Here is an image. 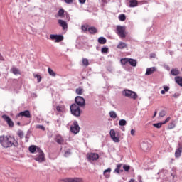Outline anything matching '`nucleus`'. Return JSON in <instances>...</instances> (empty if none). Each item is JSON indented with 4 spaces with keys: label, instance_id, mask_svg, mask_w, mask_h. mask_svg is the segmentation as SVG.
<instances>
[{
    "label": "nucleus",
    "instance_id": "obj_39",
    "mask_svg": "<svg viewBox=\"0 0 182 182\" xmlns=\"http://www.w3.org/2000/svg\"><path fill=\"white\" fill-rule=\"evenodd\" d=\"M119 21H121L122 22L126 21V15L124 14H121L119 16Z\"/></svg>",
    "mask_w": 182,
    "mask_h": 182
},
{
    "label": "nucleus",
    "instance_id": "obj_50",
    "mask_svg": "<svg viewBox=\"0 0 182 182\" xmlns=\"http://www.w3.org/2000/svg\"><path fill=\"white\" fill-rule=\"evenodd\" d=\"M89 29V27L87 26H82V31H84V32H86Z\"/></svg>",
    "mask_w": 182,
    "mask_h": 182
},
{
    "label": "nucleus",
    "instance_id": "obj_56",
    "mask_svg": "<svg viewBox=\"0 0 182 182\" xmlns=\"http://www.w3.org/2000/svg\"><path fill=\"white\" fill-rule=\"evenodd\" d=\"M161 95H166V91H165L164 90H162L161 91Z\"/></svg>",
    "mask_w": 182,
    "mask_h": 182
},
{
    "label": "nucleus",
    "instance_id": "obj_40",
    "mask_svg": "<svg viewBox=\"0 0 182 182\" xmlns=\"http://www.w3.org/2000/svg\"><path fill=\"white\" fill-rule=\"evenodd\" d=\"M36 129H40V130H43V132H45V130H46V128H45L43 127V125H41V124H37L36 126Z\"/></svg>",
    "mask_w": 182,
    "mask_h": 182
},
{
    "label": "nucleus",
    "instance_id": "obj_35",
    "mask_svg": "<svg viewBox=\"0 0 182 182\" xmlns=\"http://www.w3.org/2000/svg\"><path fill=\"white\" fill-rule=\"evenodd\" d=\"M11 72H12V73H14V75H19L20 74L19 70H18V68H13L11 69Z\"/></svg>",
    "mask_w": 182,
    "mask_h": 182
},
{
    "label": "nucleus",
    "instance_id": "obj_23",
    "mask_svg": "<svg viewBox=\"0 0 182 182\" xmlns=\"http://www.w3.org/2000/svg\"><path fill=\"white\" fill-rule=\"evenodd\" d=\"M128 63L134 68H136V66H137V61L133 58H129Z\"/></svg>",
    "mask_w": 182,
    "mask_h": 182
},
{
    "label": "nucleus",
    "instance_id": "obj_61",
    "mask_svg": "<svg viewBox=\"0 0 182 182\" xmlns=\"http://www.w3.org/2000/svg\"><path fill=\"white\" fill-rule=\"evenodd\" d=\"M129 182H135L134 179H131Z\"/></svg>",
    "mask_w": 182,
    "mask_h": 182
},
{
    "label": "nucleus",
    "instance_id": "obj_6",
    "mask_svg": "<svg viewBox=\"0 0 182 182\" xmlns=\"http://www.w3.org/2000/svg\"><path fill=\"white\" fill-rule=\"evenodd\" d=\"M140 147L143 151H149V150H150V149H151V141L144 140L141 144Z\"/></svg>",
    "mask_w": 182,
    "mask_h": 182
},
{
    "label": "nucleus",
    "instance_id": "obj_17",
    "mask_svg": "<svg viewBox=\"0 0 182 182\" xmlns=\"http://www.w3.org/2000/svg\"><path fill=\"white\" fill-rule=\"evenodd\" d=\"M55 141L58 144H63V143L65 142V139H63V136H62L61 135H57L55 137Z\"/></svg>",
    "mask_w": 182,
    "mask_h": 182
},
{
    "label": "nucleus",
    "instance_id": "obj_14",
    "mask_svg": "<svg viewBox=\"0 0 182 182\" xmlns=\"http://www.w3.org/2000/svg\"><path fill=\"white\" fill-rule=\"evenodd\" d=\"M156 70H157V68L156 67L148 68H146L145 75L146 76H149V75H153L154 72H156Z\"/></svg>",
    "mask_w": 182,
    "mask_h": 182
},
{
    "label": "nucleus",
    "instance_id": "obj_54",
    "mask_svg": "<svg viewBox=\"0 0 182 182\" xmlns=\"http://www.w3.org/2000/svg\"><path fill=\"white\" fill-rule=\"evenodd\" d=\"M70 154V152L67 151L65 153V157H68V156Z\"/></svg>",
    "mask_w": 182,
    "mask_h": 182
},
{
    "label": "nucleus",
    "instance_id": "obj_20",
    "mask_svg": "<svg viewBox=\"0 0 182 182\" xmlns=\"http://www.w3.org/2000/svg\"><path fill=\"white\" fill-rule=\"evenodd\" d=\"M138 5L139 1L137 0H129V8H136Z\"/></svg>",
    "mask_w": 182,
    "mask_h": 182
},
{
    "label": "nucleus",
    "instance_id": "obj_48",
    "mask_svg": "<svg viewBox=\"0 0 182 182\" xmlns=\"http://www.w3.org/2000/svg\"><path fill=\"white\" fill-rule=\"evenodd\" d=\"M160 117H164L166 116V111L163 110L159 112Z\"/></svg>",
    "mask_w": 182,
    "mask_h": 182
},
{
    "label": "nucleus",
    "instance_id": "obj_62",
    "mask_svg": "<svg viewBox=\"0 0 182 182\" xmlns=\"http://www.w3.org/2000/svg\"><path fill=\"white\" fill-rule=\"evenodd\" d=\"M0 60H4V58H2V56H0Z\"/></svg>",
    "mask_w": 182,
    "mask_h": 182
},
{
    "label": "nucleus",
    "instance_id": "obj_60",
    "mask_svg": "<svg viewBox=\"0 0 182 182\" xmlns=\"http://www.w3.org/2000/svg\"><path fill=\"white\" fill-rule=\"evenodd\" d=\"M139 182H143V181H141V177H139Z\"/></svg>",
    "mask_w": 182,
    "mask_h": 182
},
{
    "label": "nucleus",
    "instance_id": "obj_32",
    "mask_svg": "<svg viewBox=\"0 0 182 182\" xmlns=\"http://www.w3.org/2000/svg\"><path fill=\"white\" fill-rule=\"evenodd\" d=\"M48 73L50 76H56V73H55V71L53 70H52L50 68H48Z\"/></svg>",
    "mask_w": 182,
    "mask_h": 182
},
{
    "label": "nucleus",
    "instance_id": "obj_21",
    "mask_svg": "<svg viewBox=\"0 0 182 182\" xmlns=\"http://www.w3.org/2000/svg\"><path fill=\"white\" fill-rule=\"evenodd\" d=\"M122 164H118L117 165V168H115L114 173H117V174H120V173H123V170H121L120 168H122Z\"/></svg>",
    "mask_w": 182,
    "mask_h": 182
},
{
    "label": "nucleus",
    "instance_id": "obj_51",
    "mask_svg": "<svg viewBox=\"0 0 182 182\" xmlns=\"http://www.w3.org/2000/svg\"><path fill=\"white\" fill-rule=\"evenodd\" d=\"M170 117H167L165 121L162 122L163 124H166V123H168L170 122Z\"/></svg>",
    "mask_w": 182,
    "mask_h": 182
},
{
    "label": "nucleus",
    "instance_id": "obj_22",
    "mask_svg": "<svg viewBox=\"0 0 182 182\" xmlns=\"http://www.w3.org/2000/svg\"><path fill=\"white\" fill-rule=\"evenodd\" d=\"M117 49H124L127 48V44L124 42H119L117 46Z\"/></svg>",
    "mask_w": 182,
    "mask_h": 182
},
{
    "label": "nucleus",
    "instance_id": "obj_37",
    "mask_svg": "<svg viewBox=\"0 0 182 182\" xmlns=\"http://www.w3.org/2000/svg\"><path fill=\"white\" fill-rule=\"evenodd\" d=\"M119 126H126V124H127V122H126L125 119H120L119 121Z\"/></svg>",
    "mask_w": 182,
    "mask_h": 182
},
{
    "label": "nucleus",
    "instance_id": "obj_49",
    "mask_svg": "<svg viewBox=\"0 0 182 182\" xmlns=\"http://www.w3.org/2000/svg\"><path fill=\"white\" fill-rule=\"evenodd\" d=\"M163 88L165 92H168L170 90V87L167 85H164Z\"/></svg>",
    "mask_w": 182,
    "mask_h": 182
},
{
    "label": "nucleus",
    "instance_id": "obj_29",
    "mask_svg": "<svg viewBox=\"0 0 182 182\" xmlns=\"http://www.w3.org/2000/svg\"><path fill=\"white\" fill-rule=\"evenodd\" d=\"M98 42L99 43H100L101 45H105V43H106V38L104 37H100L98 38Z\"/></svg>",
    "mask_w": 182,
    "mask_h": 182
},
{
    "label": "nucleus",
    "instance_id": "obj_30",
    "mask_svg": "<svg viewBox=\"0 0 182 182\" xmlns=\"http://www.w3.org/2000/svg\"><path fill=\"white\" fill-rule=\"evenodd\" d=\"M65 14V10L63 9H61L58 11V15L60 16V18H63V15Z\"/></svg>",
    "mask_w": 182,
    "mask_h": 182
},
{
    "label": "nucleus",
    "instance_id": "obj_4",
    "mask_svg": "<svg viewBox=\"0 0 182 182\" xmlns=\"http://www.w3.org/2000/svg\"><path fill=\"white\" fill-rule=\"evenodd\" d=\"M70 112H71V114L73 116H75L76 117H79V116H80V108L76 104H73L70 106Z\"/></svg>",
    "mask_w": 182,
    "mask_h": 182
},
{
    "label": "nucleus",
    "instance_id": "obj_59",
    "mask_svg": "<svg viewBox=\"0 0 182 182\" xmlns=\"http://www.w3.org/2000/svg\"><path fill=\"white\" fill-rule=\"evenodd\" d=\"M173 97H178V95H177L176 94H174Z\"/></svg>",
    "mask_w": 182,
    "mask_h": 182
},
{
    "label": "nucleus",
    "instance_id": "obj_11",
    "mask_svg": "<svg viewBox=\"0 0 182 182\" xmlns=\"http://www.w3.org/2000/svg\"><path fill=\"white\" fill-rule=\"evenodd\" d=\"M2 119L7 123L8 126L10 127H14V121L6 114L2 115Z\"/></svg>",
    "mask_w": 182,
    "mask_h": 182
},
{
    "label": "nucleus",
    "instance_id": "obj_19",
    "mask_svg": "<svg viewBox=\"0 0 182 182\" xmlns=\"http://www.w3.org/2000/svg\"><path fill=\"white\" fill-rule=\"evenodd\" d=\"M110 173H112V168H108L104 171L103 174L105 178H110Z\"/></svg>",
    "mask_w": 182,
    "mask_h": 182
},
{
    "label": "nucleus",
    "instance_id": "obj_52",
    "mask_svg": "<svg viewBox=\"0 0 182 182\" xmlns=\"http://www.w3.org/2000/svg\"><path fill=\"white\" fill-rule=\"evenodd\" d=\"M65 4H72L73 2V0H64Z\"/></svg>",
    "mask_w": 182,
    "mask_h": 182
},
{
    "label": "nucleus",
    "instance_id": "obj_18",
    "mask_svg": "<svg viewBox=\"0 0 182 182\" xmlns=\"http://www.w3.org/2000/svg\"><path fill=\"white\" fill-rule=\"evenodd\" d=\"M58 23L60 26L63 28V29H68V23H66V21L59 19Z\"/></svg>",
    "mask_w": 182,
    "mask_h": 182
},
{
    "label": "nucleus",
    "instance_id": "obj_2",
    "mask_svg": "<svg viewBox=\"0 0 182 182\" xmlns=\"http://www.w3.org/2000/svg\"><path fill=\"white\" fill-rule=\"evenodd\" d=\"M122 93L124 96H125L126 97H129V99H133L134 100H136V99H137L138 97L137 93L130 90H124L122 92Z\"/></svg>",
    "mask_w": 182,
    "mask_h": 182
},
{
    "label": "nucleus",
    "instance_id": "obj_27",
    "mask_svg": "<svg viewBox=\"0 0 182 182\" xmlns=\"http://www.w3.org/2000/svg\"><path fill=\"white\" fill-rule=\"evenodd\" d=\"M109 114L111 119H116L117 117V114L114 111H110Z\"/></svg>",
    "mask_w": 182,
    "mask_h": 182
},
{
    "label": "nucleus",
    "instance_id": "obj_9",
    "mask_svg": "<svg viewBox=\"0 0 182 182\" xmlns=\"http://www.w3.org/2000/svg\"><path fill=\"white\" fill-rule=\"evenodd\" d=\"M87 159L90 163H92V161L99 160V154L97 153H88L87 154Z\"/></svg>",
    "mask_w": 182,
    "mask_h": 182
},
{
    "label": "nucleus",
    "instance_id": "obj_57",
    "mask_svg": "<svg viewBox=\"0 0 182 182\" xmlns=\"http://www.w3.org/2000/svg\"><path fill=\"white\" fill-rule=\"evenodd\" d=\"M156 116H157V111H155V112H154V114L153 117H156Z\"/></svg>",
    "mask_w": 182,
    "mask_h": 182
},
{
    "label": "nucleus",
    "instance_id": "obj_33",
    "mask_svg": "<svg viewBox=\"0 0 182 182\" xmlns=\"http://www.w3.org/2000/svg\"><path fill=\"white\" fill-rule=\"evenodd\" d=\"M83 92H85V91L83 90V88H82V87H79L75 90V92L77 93V95H82L83 93Z\"/></svg>",
    "mask_w": 182,
    "mask_h": 182
},
{
    "label": "nucleus",
    "instance_id": "obj_53",
    "mask_svg": "<svg viewBox=\"0 0 182 182\" xmlns=\"http://www.w3.org/2000/svg\"><path fill=\"white\" fill-rule=\"evenodd\" d=\"M131 134H132V136H134V134H136V130L132 129L131 130Z\"/></svg>",
    "mask_w": 182,
    "mask_h": 182
},
{
    "label": "nucleus",
    "instance_id": "obj_41",
    "mask_svg": "<svg viewBox=\"0 0 182 182\" xmlns=\"http://www.w3.org/2000/svg\"><path fill=\"white\" fill-rule=\"evenodd\" d=\"M82 64L84 66H89V60L86 58L82 59Z\"/></svg>",
    "mask_w": 182,
    "mask_h": 182
},
{
    "label": "nucleus",
    "instance_id": "obj_15",
    "mask_svg": "<svg viewBox=\"0 0 182 182\" xmlns=\"http://www.w3.org/2000/svg\"><path fill=\"white\" fill-rule=\"evenodd\" d=\"M21 116L27 117L28 119H29L31 117V112H29V110H26L17 114V117H21Z\"/></svg>",
    "mask_w": 182,
    "mask_h": 182
},
{
    "label": "nucleus",
    "instance_id": "obj_12",
    "mask_svg": "<svg viewBox=\"0 0 182 182\" xmlns=\"http://www.w3.org/2000/svg\"><path fill=\"white\" fill-rule=\"evenodd\" d=\"M182 153V141L178 142V147L175 151V157L178 159L181 157Z\"/></svg>",
    "mask_w": 182,
    "mask_h": 182
},
{
    "label": "nucleus",
    "instance_id": "obj_42",
    "mask_svg": "<svg viewBox=\"0 0 182 182\" xmlns=\"http://www.w3.org/2000/svg\"><path fill=\"white\" fill-rule=\"evenodd\" d=\"M102 53H107L109 52V48L107 47H104L101 49Z\"/></svg>",
    "mask_w": 182,
    "mask_h": 182
},
{
    "label": "nucleus",
    "instance_id": "obj_24",
    "mask_svg": "<svg viewBox=\"0 0 182 182\" xmlns=\"http://www.w3.org/2000/svg\"><path fill=\"white\" fill-rule=\"evenodd\" d=\"M171 75H172V76H177L178 75H180V70L177 68H173L171 70Z\"/></svg>",
    "mask_w": 182,
    "mask_h": 182
},
{
    "label": "nucleus",
    "instance_id": "obj_1",
    "mask_svg": "<svg viewBox=\"0 0 182 182\" xmlns=\"http://www.w3.org/2000/svg\"><path fill=\"white\" fill-rule=\"evenodd\" d=\"M0 144L4 149L19 146V143L15 139V137L11 136H0Z\"/></svg>",
    "mask_w": 182,
    "mask_h": 182
},
{
    "label": "nucleus",
    "instance_id": "obj_36",
    "mask_svg": "<svg viewBox=\"0 0 182 182\" xmlns=\"http://www.w3.org/2000/svg\"><path fill=\"white\" fill-rule=\"evenodd\" d=\"M33 77L37 78L38 83H41V81L42 80V77L38 74H33Z\"/></svg>",
    "mask_w": 182,
    "mask_h": 182
},
{
    "label": "nucleus",
    "instance_id": "obj_13",
    "mask_svg": "<svg viewBox=\"0 0 182 182\" xmlns=\"http://www.w3.org/2000/svg\"><path fill=\"white\" fill-rule=\"evenodd\" d=\"M50 38L51 39V41H54V42H61V41H63V36H58L55 34H50Z\"/></svg>",
    "mask_w": 182,
    "mask_h": 182
},
{
    "label": "nucleus",
    "instance_id": "obj_8",
    "mask_svg": "<svg viewBox=\"0 0 182 182\" xmlns=\"http://www.w3.org/2000/svg\"><path fill=\"white\" fill-rule=\"evenodd\" d=\"M38 152L37 156L35 157L36 161H38V163H43V161H45V154L43 151L41 149H38Z\"/></svg>",
    "mask_w": 182,
    "mask_h": 182
},
{
    "label": "nucleus",
    "instance_id": "obj_26",
    "mask_svg": "<svg viewBox=\"0 0 182 182\" xmlns=\"http://www.w3.org/2000/svg\"><path fill=\"white\" fill-rule=\"evenodd\" d=\"M176 82L179 85L182 87V77H175Z\"/></svg>",
    "mask_w": 182,
    "mask_h": 182
},
{
    "label": "nucleus",
    "instance_id": "obj_46",
    "mask_svg": "<svg viewBox=\"0 0 182 182\" xmlns=\"http://www.w3.org/2000/svg\"><path fill=\"white\" fill-rule=\"evenodd\" d=\"M18 136H19V137L22 139V137H23V132L21 130L18 131Z\"/></svg>",
    "mask_w": 182,
    "mask_h": 182
},
{
    "label": "nucleus",
    "instance_id": "obj_55",
    "mask_svg": "<svg viewBox=\"0 0 182 182\" xmlns=\"http://www.w3.org/2000/svg\"><path fill=\"white\" fill-rule=\"evenodd\" d=\"M80 4H85L86 2V0H78Z\"/></svg>",
    "mask_w": 182,
    "mask_h": 182
},
{
    "label": "nucleus",
    "instance_id": "obj_28",
    "mask_svg": "<svg viewBox=\"0 0 182 182\" xmlns=\"http://www.w3.org/2000/svg\"><path fill=\"white\" fill-rule=\"evenodd\" d=\"M171 177H173V179L176 178V177H177V171L176 169V168H173L172 169V172L171 173Z\"/></svg>",
    "mask_w": 182,
    "mask_h": 182
},
{
    "label": "nucleus",
    "instance_id": "obj_3",
    "mask_svg": "<svg viewBox=\"0 0 182 182\" xmlns=\"http://www.w3.org/2000/svg\"><path fill=\"white\" fill-rule=\"evenodd\" d=\"M117 34L119 38H126V26H117Z\"/></svg>",
    "mask_w": 182,
    "mask_h": 182
},
{
    "label": "nucleus",
    "instance_id": "obj_43",
    "mask_svg": "<svg viewBox=\"0 0 182 182\" xmlns=\"http://www.w3.org/2000/svg\"><path fill=\"white\" fill-rule=\"evenodd\" d=\"M73 182H83V178H73Z\"/></svg>",
    "mask_w": 182,
    "mask_h": 182
},
{
    "label": "nucleus",
    "instance_id": "obj_10",
    "mask_svg": "<svg viewBox=\"0 0 182 182\" xmlns=\"http://www.w3.org/2000/svg\"><path fill=\"white\" fill-rule=\"evenodd\" d=\"M75 102L77 106H80V107H83L86 105L85 99L81 96H77L75 97Z\"/></svg>",
    "mask_w": 182,
    "mask_h": 182
},
{
    "label": "nucleus",
    "instance_id": "obj_5",
    "mask_svg": "<svg viewBox=\"0 0 182 182\" xmlns=\"http://www.w3.org/2000/svg\"><path fill=\"white\" fill-rule=\"evenodd\" d=\"M109 135L114 143H120V136H119V132H116L114 129H111Z\"/></svg>",
    "mask_w": 182,
    "mask_h": 182
},
{
    "label": "nucleus",
    "instance_id": "obj_16",
    "mask_svg": "<svg viewBox=\"0 0 182 182\" xmlns=\"http://www.w3.org/2000/svg\"><path fill=\"white\" fill-rule=\"evenodd\" d=\"M28 150L30 151V153H39L38 150H41V148L35 146V145H31L29 146Z\"/></svg>",
    "mask_w": 182,
    "mask_h": 182
},
{
    "label": "nucleus",
    "instance_id": "obj_25",
    "mask_svg": "<svg viewBox=\"0 0 182 182\" xmlns=\"http://www.w3.org/2000/svg\"><path fill=\"white\" fill-rule=\"evenodd\" d=\"M56 110L58 113H63L65 112V106L63 105H58L56 107Z\"/></svg>",
    "mask_w": 182,
    "mask_h": 182
},
{
    "label": "nucleus",
    "instance_id": "obj_45",
    "mask_svg": "<svg viewBox=\"0 0 182 182\" xmlns=\"http://www.w3.org/2000/svg\"><path fill=\"white\" fill-rule=\"evenodd\" d=\"M168 129H174V127H176V124H174V122H171L169 125H168Z\"/></svg>",
    "mask_w": 182,
    "mask_h": 182
},
{
    "label": "nucleus",
    "instance_id": "obj_58",
    "mask_svg": "<svg viewBox=\"0 0 182 182\" xmlns=\"http://www.w3.org/2000/svg\"><path fill=\"white\" fill-rule=\"evenodd\" d=\"M151 58H156V55L155 54L151 55Z\"/></svg>",
    "mask_w": 182,
    "mask_h": 182
},
{
    "label": "nucleus",
    "instance_id": "obj_44",
    "mask_svg": "<svg viewBox=\"0 0 182 182\" xmlns=\"http://www.w3.org/2000/svg\"><path fill=\"white\" fill-rule=\"evenodd\" d=\"M64 182H73V178H66L63 179Z\"/></svg>",
    "mask_w": 182,
    "mask_h": 182
},
{
    "label": "nucleus",
    "instance_id": "obj_38",
    "mask_svg": "<svg viewBox=\"0 0 182 182\" xmlns=\"http://www.w3.org/2000/svg\"><path fill=\"white\" fill-rule=\"evenodd\" d=\"M163 122H159L156 124H153L154 127H156V129H160V127H161V126H163Z\"/></svg>",
    "mask_w": 182,
    "mask_h": 182
},
{
    "label": "nucleus",
    "instance_id": "obj_31",
    "mask_svg": "<svg viewBox=\"0 0 182 182\" xmlns=\"http://www.w3.org/2000/svg\"><path fill=\"white\" fill-rule=\"evenodd\" d=\"M88 31L90 32V33H96V32H97V30L95 27H90L88 28Z\"/></svg>",
    "mask_w": 182,
    "mask_h": 182
},
{
    "label": "nucleus",
    "instance_id": "obj_34",
    "mask_svg": "<svg viewBox=\"0 0 182 182\" xmlns=\"http://www.w3.org/2000/svg\"><path fill=\"white\" fill-rule=\"evenodd\" d=\"M120 62L122 65H127L129 63V58H122Z\"/></svg>",
    "mask_w": 182,
    "mask_h": 182
},
{
    "label": "nucleus",
    "instance_id": "obj_7",
    "mask_svg": "<svg viewBox=\"0 0 182 182\" xmlns=\"http://www.w3.org/2000/svg\"><path fill=\"white\" fill-rule=\"evenodd\" d=\"M70 130L71 133H73V134H77V133L80 132V127H79V124L77 123V121L73 122V125L70 126Z\"/></svg>",
    "mask_w": 182,
    "mask_h": 182
},
{
    "label": "nucleus",
    "instance_id": "obj_47",
    "mask_svg": "<svg viewBox=\"0 0 182 182\" xmlns=\"http://www.w3.org/2000/svg\"><path fill=\"white\" fill-rule=\"evenodd\" d=\"M123 168L125 171H129L130 170V166L124 165Z\"/></svg>",
    "mask_w": 182,
    "mask_h": 182
}]
</instances>
